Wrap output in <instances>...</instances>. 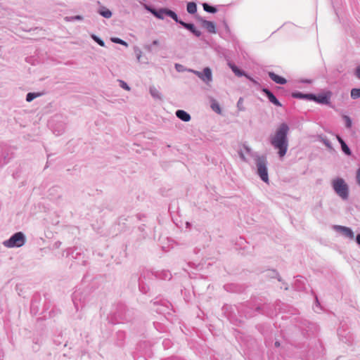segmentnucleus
Segmentation results:
<instances>
[{
	"label": "nucleus",
	"mask_w": 360,
	"mask_h": 360,
	"mask_svg": "<svg viewBox=\"0 0 360 360\" xmlns=\"http://www.w3.org/2000/svg\"><path fill=\"white\" fill-rule=\"evenodd\" d=\"M271 143L276 149L278 150L279 156L283 158L286 153L288 146L286 136H274Z\"/></svg>",
	"instance_id": "nucleus-1"
},
{
	"label": "nucleus",
	"mask_w": 360,
	"mask_h": 360,
	"mask_svg": "<svg viewBox=\"0 0 360 360\" xmlns=\"http://www.w3.org/2000/svg\"><path fill=\"white\" fill-rule=\"evenodd\" d=\"M333 186L335 191L342 199L348 197V186L342 179H336L333 181Z\"/></svg>",
	"instance_id": "nucleus-2"
},
{
	"label": "nucleus",
	"mask_w": 360,
	"mask_h": 360,
	"mask_svg": "<svg viewBox=\"0 0 360 360\" xmlns=\"http://www.w3.org/2000/svg\"><path fill=\"white\" fill-rule=\"evenodd\" d=\"M256 165L257 168V174L262 181L268 183L269 176L266 167V159L264 157H258L256 159Z\"/></svg>",
	"instance_id": "nucleus-3"
},
{
	"label": "nucleus",
	"mask_w": 360,
	"mask_h": 360,
	"mask_svg": "<svg viewBox=\"0 0 360 360\" xmlns=\"http://www.w3.org/2000/svg\"><path fill=\"white\" fill-rule=\"evenodd\" d=\"M190 72L198 77L207 85H210L212 81V70L208 67L205 68L202 72L194 70H191Z\"/></svg>",
	"instance_id": "nucleus-4"
},
{
	"label": "nucleus",
	"mask_w": 360,
	"mask_h": 360,
	"mask_svg": "<svg viewBox=\"0 0 360 360\" xmlns=\"http://www.w3.org/2000/svg\"><path fill=\"white\" fill-rule=\"evenodd\" d=\"M4 245L8 248H13L15 246L20 247L22 245V233H16L9 240L4 241Z\"/></svg>",
	"instance_id": "nucleus-5"
},
{
	"label": "nucleus",
	"mask_w": 360,
	"mask_h": 360,
	"mask_svg": "<svg viewBox=\"0 0 360 360\" xmlns=\"http://www.w3.org/2000/svg\"><path fill=\"white\" fill-rule=\"evenodd\" d=\"M334 229L349 239H354V238L353 231L348 227L337 225L334 226Z\"/></svg>",
	"instance_id": "nucleus-6"
},
{
	"label": "nucleus",
	"mask_w": 360,
	"mask_h": 360,
	"mask_svg": "<svg viewBox=\"0 0 360 360\" xmlns=\"http://www.w3.org/2000/svg\"><path fill=\"white\" fill-rule=\"evenodd\" d=\"M198 20L201 22L202 26L210 33H216V27L214 22L205 20L201 17H198Z\"/></svg>",
	"instance_id": "nucleus-7"
},
{
	"label": "nucleus",
	"mask_w": 360,
	"mask_h": 360,
	"mask_svg": "<svg viewBox=\"0 0 360 360\" xmlns=\"http://www.w3.org/2000/svg\"><path fill=\"white\" fill-rule=\"evenodd\" d=\"M331 93L330 91L324 94L315 95V98H312L314 101L321 104H328L330 103Z\"/></svg>",
	"instance_id": "nucleus-8"
},
{
	"label": "nucleus",
	"mask_w": 360,
	"mask_h": 360,
	"mask_svg": "<svg viewBox=\"0 0 360 360\" xmlns=\"http://www.w3.org/2000/svg\"><path fill=\"white\" fill-rule=\"evenodd\" d=\"M146 8L159 19H164L165 16L166 15V8H160L159 10H156L148 6H146Z\"/></svg>",
	"instance_id": "nucleus-9"
},
{
	"label": "nucleus",
	"mask_w": 360,
	"mask_h": 360,
	"mask_svg": "<svg viewBox=\"0 0 360 360\" xmlns=\"http://www.w3.org/2000/svg\"><path fill=\"white\" fill-rule=\"evenodd\" d=\"M180 25H181L184 28L187 29L191 32H192L195 36L200 37L201 35V32L200 30H198L193 24L187 23L182 21L181 22H180Z\"/></svg>",
	"instance_id": "nucleus-10"
},
{
	"label": "nucleus",
	"mask_w": 360,
	"mask_h": 360,
	"mask_svg": "<svg viewBox=\"0 0 360 360\" xmlns=\"http://www.w3.org/2000/svg\"><path fill=\"white\" fill-rule=\"evenodd\" d=\"M262 91L265 94V95L268 97L269 101L274 103L276 106H281V103L276 98V96L273 94V93L269 91L268 89H263Z\"/></svg>",
	"instance_id": "nucleus-11"
},
{
	"label": "nucleus",
	"mask_w": 360,
	"mask_h": 360,
	"mask_svg": "<svg viewBox=\"0 0 360 360\" xmlns=\"http://www.w3.org/2000/svg\"><path fill=\"white\" fill-rule=\"evenodd\" d=\"M176 116L184 122H188L191 120V115L183 110H176Z\"/></svg>",
	"instance_id": "nucleus-12"
},
{
	"label": "nucleus",
	"mask_w": 360,
	"mask_h": 360,
	"mask_svg": "<svg viewBox=\"0 0 360 360\" xmlns=\"http://www.w3.org/2000/svg\"><path fill=\"white\" fill-rule=\"evenodd\" d=\"M269 77L276 83L280 84H284L287 82L286 79L279 75H277L273 72H269Z\"/></svg>",
	"instance_id": "nucleus-13"
},
{
	"label": "nucleus",
	"mask_w": 360,
	"mask_h": 360,
	"mask_svg": "<svg viewBox=\"0 0 360 360\" xmlns=\"http://www.w3.org/2000/svg\"><path fill=\"white\" fill-rule=\"evenodd\" d=\"M289 131V127L287 124L282 123L278 127L275 135H287Z\"/></svg>",
	"instance_id": "nucleus-14"
},
{
	"label": "nucleus",
	"mask_w": 360,
	"mask_h": 360,
	"mask_svg": "<svg viewBox=\"0 0 360 360\" xmlns=\"http://www.w3.org/2000/svg\"><path fill=\"white\" fill-rule=\"evenodd\" d=\"M292 96L297 98L311 100L315 98V95L312 94H302L300 92H296L292 94Z\"/></svg>",
	"instance_id": "nucleus-15"
},
{
	"label": "nucleus",
	"mask_w": 360,
	"mask_h": 360,
	"mask_svg": "<svg viewBox=\"0 0 360 360\" xmlns=\"http://www.w3.org/2000/svg\"><path fill=\"white\" fill-rule=\"evenodd\" d=\"M149 92L153 98L158 100H162V94L160 92L153 86H150Z\"/></svg>",
	"instance_id": "nucleus-16"
},
{
	"label": "nucleus",
	"mask_w": 360,
	"mask_h": 360,
	"mask_svg": "<svg viewBox=\"0 0 360 360\" xmlns=\"http://www.w3.org/2000/svg\"><path fill=\"white\" fill-rule=\"evenodd\" d=\"M159 45H160V41L158 40H154L152 42V44L144 45L143 48L148 52L153 53V52H154L155 51L154 47L155 46H158Z\"/></svg>",
	"instance_id": "nucleus-17"
},
{
	"label": "nucleus",
	"mask_w": 360,
	"mask_h": 360,
	"mask_svg": "<svg viewBox=\"0 0 360 360\" xmlns=\"http://www.w3.org/2000/svg\"><path fill=\"white\" fill-rule=\"evenodd\" d=\"M98 13L105 18H110L112 16V12L104 6L101 7Z\"/></svg>",
	"instance_id": "nucleus-18"
},
{
	"label": "nucleus",
	"mask_w": 360,
	"mask_h": 360,
	"mask_svg": "<svg viewBox=\"0 0 360 360\" xmlns=\"http://www.w3.org/2000/svg\"><path fill=\"white\" fill-rule=\"evenodd\" d=\"M336 140L341 144L342 149L347 155H350L351 152L345 142L341 139V136H335Z\"/></svg>",
	"instance_id": "nucleus-19"
},
{
	"label": "nucleus",
	"mask_w": 360,
	"mask_h": 360,
	"mask_svg": "<svg viewBox=\"0 0 360 360\" xmlns=\"http://www.w3.org/2000/svg\"><path fill=\"white\" fill-rule=\"evenodd\" d=\"M166 15L172 18L176 22L179 23L182 22V20H179L177 15L172 11L166 8L165 11Z\"/></svg>",
	"instance_id": "nucleus-20"
},
{
	"label": "nucleus",
	"mask_w": 360,
	"mask_h": 360,
	"mask_svg": "<svg viewBox=\"0 0 360 360\" xmlns=\"http://www.w3.org/2000/svg\"><path fill=\"white\" fill-rule=\"evenodd\" d=\"M229 65L230 68L232 70V71L235 73L236 75H237L238 77H241L243 75H245V72L243 70H240L234 64L229 63Z\"/></svg>",
	"instance_id": "nucleus-21"
},
{
	"label": "nucleus",
	"mask_w": 360,
	"mask_h": 360,
	"mask_svg": "<svg viewBox=\"0 0 360 360\" xmlns=\"http://www.w3.org/2000/svg\"><path fill=\"white\" fill-rule=\"evenodd\" d=\"M186 9H187L188 13H189L191 14L195 13L197 11L196 4L194 2L188 3Z\"/></svg>",
	"instance_id": "nucleus-22"
},
{
	"label": "nucleus",
	"mask_w": 360,
	"mask_h": 360,
	"mask_svg": "<svg viewBox=\"0 0 360 360\" xmlns=\"http://www.w3.org/2000/svg\"><path fill=\"white\" fill-rule=\"evenodd\" d=\"M42 94V93H28L26 96V101L27 102H31L34 98L41 96Z\"/></svg>",
	"instance_id": "nucleus-23"
},
{
	"label": "nucleus",
	"mask_w": 360,
	"mask_h": 360,
	"mask_svg": "<svg viewBox=\"0 0 360 360\" xmlns=\"http://www.w3.org/2000/svg\"><path fill=\"white\" fill-rule=\"evenodd\" d=\"M202 6H203V9L207 12V13H215L217 10L215 7L214 6H210L207 3H204L202 4Z\"/></svg>",
	"instance_id": "nucleus-24"
},
{
	"label": "nucleus",
	"mask_w": 360,
	"mask_h": 360,
	"mask_svg": "<svg viewBox=\"0 0 360 360\" xmlns=\"http://www.w3.org/2000/svg\"><path fill=\"white\" fill-rule=\"evenodd\" d=\"M350 96L352 99H357L360 98V88L352 89L351 90Z\"/></svg>",
	"instance_id": "nucleus-25"
},
{
	"label": "nucleus",
	"mask_w": 360,
	"mask_h": 360,
	"mask_svg": "<svg viewBox=\"0 0 360 360\" xmlns=\"http://www.w3.org/2000/svg\"><path fill=\"white\" fill-rule=\"evenodd\" d=\"M211 108L212 109V110H214V112H216L218 114H220L221 112V108H220L219 103L215 100L212 101Z\"/></svg>",
	"instance_id": "nucleus-26"
},
{
	"label": "nucleus",
	"mask_w": 360,
	"mask_h": 360,
	"mask_svg": "<svg viewBox=\"0 0 360 360\" xmlns=\"http://www.w3.org/2000/svg\"><path fill=\"white\" fill-rule=\"evenodd\" d=\"M65 21L66 22H72L74 20H82L83 17L82 15H75V16H66L64 18Z\"/></svg>",
	"instance_id": "nucleus-27"
},
{
	"label": "nucleus",
	"mask_w": 360,
	"mask_h": 360,
	"mask_svg": "<svg viewBox=\"0 0 360 360\" xmlns=\"http://www.w3.org/2000/svg\"><path fill=\"white\" fill-rule=\"evenodd\" d=\"M91 37L96 42L98 43L101 46H105V42L100 39L98 37H97L95 34H91Z\"/></svg>",
	"instance_id": "nucleus-28"
},
{
	"label": "nucleus",
	"mask_w": 360,
	"mask_h": 360,
	"mask_svg": "<svg viewBox=\"0 0 360 360\" xmlns=\"http://www.w3.org/2000/svg\"><path fill=\"white\" fill-rule=\"evenodd\" d=\"M111 41L116 44H120L124 45L126 46H128V44L126 41H123L122 39H121L120 38L113 37V38H111Z\"/></svg>",
	"instance_id": "nucleus-29"
},
{
	"label": "nucleus",
	"mask_w": 360,
	"mask_h": 360,
	"mask_svg": "<svg viewBox=\"0 0 360 360\" xmlns=\"http://www.w3.org/2000/svg\"><path fill=\"white\" fill-rule=\"evenodd\" d=\"M237 108L239 110L243 111L245 110V108L243 106V98H240L237 102Z\"/></svg>",
	"instance_id": "nucleus-30"
},
{
	"label": "nucleus",
	"mask_w": 360,
	"mask_h": 360,
	"mask_svg": "<svg viewBox=\"0 0 360 360\" xmlns=\"http://www.w3.org/2000/svg\"><path fill=\"white\" fill-rule=\"evenodd\" d=\"M118 82L120 83V86L122 89L127 90V91H129L130 90V87L128 86V84L125 82H124L123 80H120V79L118 80Z\"/></svg>",
	"instance_id": "nucleus-31"
},
{
	"label": "nucleus",
	"mask_w": 360,
	"mask_h": 360,
	"mask_svg": "<svg viewBox=\"0 0 360 360\" xmlns=\"http://www.w3.org/2000/svg\"><path fill=\"white\" fill-rule=\"evenodd\" d=\"M354 75L360 79V65H358L354 70Z\"/></svg>",
	"instance_id": "nucleus-32"
},
{
	"label": "nucleus",
	"mask_w": 360,
	"mask_h": 360,
	"mask_svg": "<svg viewBox=\"0 0 360 360\" xmlns=\"http://www.w3.org/2000/svg\"><path fill=\"white\" fill-rule=\"evenodd\" d=\"M356 181L358 184L360 186V168L356 171Z\"/></svg>",
	"instance_id": "nucleus-33"
},
{
	"label": "nucleus",
	"mask_w": 360,
	"mask_h": 360,
	"mask_svg": "<svg viewBox=\"0 0 360 360\" xmlns=\"http://www.w3.org/2000/svg\"><path fill=\"white\" fill-rule=\"evenodd\" d=\"M345 117L347 120V127H349L351 126V123H352L351 120L347 116H345Z\"/></svg>",
	"instance_id": "nucleus-34"
},
{
	"label": "nucleus",
	"mask_w": 360,
	"mask_h": 360,
	"mask_svg": "<svg viewBox=\"0 0 360 360\" xmlns=\"http://www.w3.org/2000/svg\"><path fill=\"white\" fill-rule=\"evenodd\" d=\"M356 243L360 245V234L356 236Z\"/></svg>",
	"instance_id": "nucleus-35"
},
{
	"label": "nucleus",
	"mask_w": 360,
	"mask_h": 360,
	"mask_svg": "<svg viewBox=\"0 0 360 360\" xmlns=\"http://www.w3.org/2000/svg\"><path fill=\"white\" fill-rule=\"evenodd\" d=\"M275 346H276V347H280V342H278V341H276V342H275Z\"/></svg>",
	"instance_id": "nucleus-36"
},
{
	"label": "nucleus",
	"mask_w": 360,
	"mask_h": 360,
	"mask_svg": "<svg viewBox=\"0 0 360 360\" xmlns=\"http://www.w3.org/2000/svg\"><path fill=\"white\" fill-rule=\"evenodd\" d=\"M140 57H141V56H140V55H138V56H137V59H138V60H139V59H140Z\"/></svg>",
	"instance_id": "nucleus-37"
},
{
	"label": "nucleus",
	"mask_w": 360,
	"mask_h": 360,
	"mask_svg": "<svg viewBox=\"0 0 360 360\" xmlns=\"http://www.w3.org/2000/svg\"><path fill=\"white\" fill-rule=\"evenodd\" d=\"M251 79L252 82L256 83V82L254 79Z\"/></svg>",
	"instance_id": "nucleus-38"
}]
</instances>
